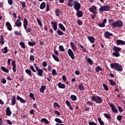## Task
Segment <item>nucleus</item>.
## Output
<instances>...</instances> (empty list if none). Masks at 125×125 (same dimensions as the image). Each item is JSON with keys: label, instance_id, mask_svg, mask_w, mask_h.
<instances>
[{"label": "nucleus", "instance_id": "13d9d810", "mask_svg": "<svg viewBox=\"0 0 125 125\" xmlns=\"http://www.w3.org/2000/svg\"><path fill=\"white\" fill-rule=\"evenodd\" d=\"M28 27H28L27 28V29L26 30V33H31V32H32V26H28Z\"/></svg>", "mask_w": 125, "mask_h": 125}, {"label": "nucleus", "instance_id": "2f4dec72", "mask_svg": "<svg viewBox=\"0 0 125 125\" xmlns=\"http://www.w3.org/2000/svg\"><path fill=\"white\" fill-rule=\"evenodd\" d=\"M25 73L29 76V77H32V71L30 69H26Z\"/></svg>", "mask_w": 125, "mask_h": 125}, {"label": "nucleus", "instance_id": "20e7f679", "mask_svg": "<svg viewBox=\"0 0 125 125\" xmlns=\"http://www.w3.org/2000/svg\"><path fill=\"white\" fill-rule=\"evenodd\" d=\"M81 7V3L79 2V1L77 0H75L74 1L73 8L75 9V10H80Z\"/></svg>", "mask_w": 125, "mask_h": 125}, {"label": "nucleus", "instance_id": "c85d7f7f", "mask_svg": "<svg viewBox=\"0 0 125 125\" xmlns=\"http://www.w3.org/2000/svg\"><path fill=\"white\" fill-rule=\"evenodd\" d=\"M1 70L3 71V72H5V73H9V70L7 69V68H5L4 66H1Z\"/></svg>", "mask_w": 125, "mask_h": 125}, {"label": "nucleus", "instance_id": "9b49d317", "mask_svg": "<svg viewBox=\"0 0 125 125\" xmlns=\"http://www.w3.org/2000/svg\"><path fill=\"white\" fill-rule=\"evenodd\" d=\"M61 13H62V11L60 9H56L55 10V14L57 17H59L61 15Z\"/></svg>", "mask_w": 125, "mask_h": 125}, {"label": "nucleus", "instance_id": "7c9ffc66", "mask_svg": "<svg viewBox=\"0 0 125 125\" xmlns=\"http://www.w3.org/2000/svg\"><path fill=\"white\" fill-rule=\"evenodd\" d=\"M41 122L42 123H45L46 125H48L49 124V122H48V120L45 118H42L41 119Z\"/></svg>", "mask_w": 125, "mask_h": 125}, {"label": "nucleus", "instance_id": "7ed1b4c3", "mask_svg": "<svg viewBox=\"0 0 125 125\" xmlns=\"http://www.w3.org/2000/svg\"><path fill=\"white\" fill-rule=\"evenodd\" d=\"M91 101H94L98 104H101L102 103V99L99 96H93L91 98Z\"/></svg>", "mask_w": 125, "mask_h": 125}, {"label": "nucleus", "instance_id": "37998d69", "mask_svg": "<svg viewBox=\"0 0 125 125\" xmlns=\"http://www.w3.org/2000/svg\"><path fill=\"white\" fill-rule=\"evenodd\" d=\"M109 82L110 83L111 85H116V82H114L113 80L111 79H109Z\"/></svg>", "mask_w": 125, "mask_h": 125}, {"label": "nucleus", "instance_id": "de8ad7c7", "mask_svg": "<svg viewBox=\"0 0 125 125\" xmlns=\"http://www.w3.org/2000/svg\"><path fill=\"white\" fill-rule=\"evenodd\" d=\"M57 33H58V34L59 35V36H63V35H64V33L61 31L60 30H58L57 31Z\"/></svg>", "mask_w": 125, "mask_h": 125}, {"label": "nucleus", "instance_id": "a18cd8bd", "mask_svg": "<svg viewBox=\"0 0 125 125\" xmlns=\"http://www.w3.org/2000/svg\"><path fill=\"white\" fill-rule=\"evenodd\" d=\"M98 26L99 27H100L101 28H104V27H105V23H103V22L99 23L98 24Z\"/></svg>", "mask_w": 125, "mask_h": 125}, {"label": "nucleus", "instance_id": "473e14b6", "mask_svg": "<svg viewBox=\"0 0 125 125\" xmlns=\"http://www.w3.org/2000/svg\"><path fill=\"white\" fill-rule=\"evenodd\" d=\"M78 88L81 91L83 90V89H84V86H83V84H80L78 85Z\"/></svg>", "mask_w": 125, "mask_h": 125}, {"label": "nucleus", "instance_id": "72a5a7b5", "mask_svg": "<svg viewBox=\"0 0 125 125\" xmlns=\"http://www.w3.org/2000/svg\"><path fill=\"white\" fill-rule=\"evenodd\" d=\"M113 56H115V57H119L120 56V52H114L112 53Z\"/></svg>", "mask_w": 125, "mask_h": 125}, {"label": "nucleus", "instance_id": "680f3d73", "mask_svg": "<svg viewBox=\"0 0 125 125\" xmlns=\"http://www.w3.org/2000/svg\"><path fill=\"white\" fill-rule=\"evenodd\" d=\"M77 24L79 26H82V25H83V21H81V20H78L77 21Z\"/></svg>", "mask_w": 125, "mask_h": 125}, {"label": "nucleus", "instance_id": "6e6552de", "mask_svg": "<svg viewBox=\"0 0 125 125\" xmlns=\"http://www.w3.org/2000/svg\"><path fill=\"white\" fill-rule=\"evenodd\" d=\"M109 107L111 108V111L113 113H116V114H118L119 113V111H118V109L116 108V106H115V104H114L113 103H111L109 104Z\"/></svg>", "mask_w": 125, "mask_h": 125}, {"label": "nucleus", "instance_id": "a878e982", "mask_svg": "<svg viewBox=\"0 0 125 125\" xmlns=\"http://www.w3.org/2000/svg\"><path fill=\"white\" fill-rule=\"evenodd\" d=\"M59 27L61 30H62V31H63L64 32L66 31V28H65V26H64L62 23H59Z\"/></svg>", "mask_w": 125, "mask_h": 125}, {"label": "nucleus", "instance_id": "393cba45", "mask_svg": "<svg viewBox=\"0 0 125 125\" xmlns=\"http://www.w3.org/2000/svg\"><path fill=\"white\" fill-rule=\"evenodd\" d=\"M46 6V4L45 3V2H42L41 4H40V9H44L45 8V7Z\"/></svg>", "mask_w": 125, "mask_h": 125}, {"label": "nucleus", "instance_id": "f3484780", "mask_svg": "<svg viewBox=\"0 0 125 125\" xmlns=\"http://www.w3.org/2000/svg\"><path fill=\"white\" fill-rule=\"evenodd\" d=\"M11 104L12 106H14L15 104H16V97L15 96H13L11 100Z\"/></svg>", "mask_w": 125, "mask_h": 125}, {"label": "nucleus", "instance_id": "c9c22d12", "mask_svg": "<svg viewBox=\"0 0 125 125\" xmlns=\"http://www.w3.org/2000/svg\"><path fill=\"white\" fill-rule=\"evenodd\" d=\"M70 99L72 101H76L77 100V96L75 95H72L70 96Z\"/></svg>", "mask_w": 125, "mask_h": 125}, {"label": "nucleus", "instance_id": "f704fd0d", "mask_svg": "<svg viewBox=\"0 0 125 125\" xmlns=\"http://www.w3.org/2000/svg\"><path fill=\"white\" fill-rule=\"evenodd\" d=\"M1 51L2 52H3V53H4L5 54L7 53V52H8V49L7 48V47H4V51L3 49H2Z\"/></svg>", "mask_w": 125, "mask_h": 125}, {"label": "nucleus", "instance_id": "5701e85b", "mask_svg": "<svg viewBox=\"0 0 125 125\" xmlns=\"http://www.w3.org/2000/svg\"><path fill=\"white\" fill-rule=\"evenodd\" d=\"M6 115L8 116H10L11 115V111L10 110V107H7L6 109Z\"/></svg>", "mask_w": 125, "mask_h": 125}, {"label": "nucleus", "instance_id": "864d4df0", "mask_svg": "<svg viewBox=\"0 0 125 125\" xmlns=\"http://www.w3.org/2000/svg\"><path fill=\"white\" fill-rule=\"evenodd\" d=\"M29 97H30V98H32V99H33V100H36V98H35V96H34V94L30 93L29 94Z\"/></svg>", "mask_w": 125, "mask_h": 125}, {"label": "nucleus", "instance_id": "f8f14e48", "mask_svg": "<svg viewBox=\"0 0 125 125\" xmlns=\"http://www.w3.org/2000/svg\"><path fill=\"white\" fill-rule=\"evenodd\" d=\"M27 26H28V20H27V19H24L23 21V27L26 32H27V30L28 29V28L27 27Z\"/></svg>", "mask_w": 125, "mask_h": 125}, {"label": "nucleus", "instance_id": "c03bdc74", "mask_svg": "<svg viewBox=\"0 0 125 125\" xmlns=\"http://www.w3.org/2000/svg\"><path fill=\"white\" fill-rule=\"evenodd\" d=\"M59 49L61 50V51L64 52L65 51V48H64V46L62 45H60L59 47Z\"/></svg>", "mask_w": 125, "mask_h": 125}, {"label": "nucleus", "instance_id": "4d7b16f0", "mask_svg": "<svg viewBox=\"0 0 125 125\" xmlns=\"http://www.w3.org/2000/svg\"><path fill=\"white\" fill-rule=\"evenodd\" d=\"M104 115L105 118H106L107 119H111V116L107 113H104Z\"/></svg>", "mask_w": 125, "mask_h": 125}, {"label": "nucleus", "instance_id": "1a4fd4ad", "mask_svg": "<svg viewBox=\"0 0 125 125\" xmlns=\"http://www.w3.org/2000/svg\"><path fill=\"white\" fill-rule=\"evenodd\" d=\"M110 37H113V33H111L108 31H106L104 33V37L105 39L109 40Z\"/></svg>", "mask_w": 125, "mask_h": 125}, {"label": "nucleus", "instance_id": "6ab92c4d", "mask_svg": "<svg viewBox=\"0 0 125 125\" xmlns=\"http://www.w3.org/2000/svg\"><path fill=\"white\" fill-rule=\"evenodd\" d=\"M74 0H68L67 6H69V7H73L74 6V3H73Z\"/></svg>", "mask_w": 125, "mask_h": 125}, {"label": "nucleus", "instance_id": "ea45409f", "mask_svg": "<svg viewBox=\"0 0 125 125\" xmlns=\"http://www.w3.org/2000/svg\"><path fill=\"white\" fill-rule=\"evenodd\" d=\"M20 45L21 46V47H22V48H23V49H24V48H26V45H25L24 42H20Z\"/></svg>", "mask_w": 125, "mask_h": 125}, {"label": "nucleus", "instance_id": "e433bc0d", "mask_svg": "<svg viewBox=\"0 0 125 125\" xmlns=\"http://www.w3.org/2000/svg\"><path fill=\"white\" fill-rule=\"evenodd\" d=\"M95 71L97 73H99V71H102V68L100 67V66H98L95 68Z\"/></svg>", "mask_w": 125, "mask_h": 125}, {"label": "nucleus", "instance_id": "bb28decb", "mask_svg": "<svg viewBox=\"0 0 125 125\" xmlns=\"http://www.w3.org/2000/svg\"><path fill=\"white\" fill-rule=\"evenodd\" d=\"M45 89H46V86L44 85H42L40 88V92H42V93H43V92H44Z\"/></svg>", "mask_w": 125, "mask_h": 125}, {"label": "nucleus", "instance_id": "774afa93", "mask_svg": "<svg viewBox=\"0 0 125 125\" xmlns=\"http://www.w3.org/2000/svg\"><path fill=\"white\" fill-rule=\"evenodd\" d=\"M42 67H46L47 66V63L45 62H43L42 63Z\"/></svg>", "mask_w": 125, "mask_h": 125}, {"label": "nucleus", "instance_id": "aec40b11", "mask_svg": "<svg viewBox=\"0 0 125 125\" xmlns=\"http://www.w3.org/2000/svg\"><path fill=\"white\" fill-rule=\"evenodd\" d=\"M58 86L59 87V88H62L64 89L66 87V86H65V84H62V83L59 82L58 83Z\"/></svg>", "mask_w": 125, "mask_h": 125}, {"label": "nucleus", "instance_id": "9d476101", "mask_svg": "<svg viewBox=\"0 0 125 125\" xmlns=\"http://www.w3.org/2000/svg\"><path fill=\"white\" fill-rule=\"evenodd\" d=\"M67 53L69 56L70 57L71 59H75V54H74V52L71 49H68L67 50Z\"/></svg>", "mask_w": 125, "mask_h": 125}, {"label": "nucleus", "instance_id": "b1692460", "mask_svg": "<svg viewBox=\"0 0 125 125\" xmlns=\"http://www.w3.org/2000/svg\"><path fill=\"white\" fill-rule=\"evenodd\" d=\"M70 46L73 50H77V46H76V45H75V43L74 42H70Z\"/></svg>", "mask_w": 125, "mask_h": 125}, {"label": "nucleus", "instance_id": "39448f33", "mask_svg": "<svg viewBox=\"0 0 125 125\" xmlns=\"http://www.w3.org/2000/svg\"><path fill=\"white\" fill-rule=\"evenodd\" d=\"M33 66H34V67L36 68V70L37 72H38L37 75L39 77H42V74L43 73V70H42V69H40L39 68V67H38V66L37 65V64L36 63L34 64Z\"/></svg>", "mask_w": 125, "mask_h": 125}, {"label": "nucleus", "instance_id": "3c124183", "mask_svg": "<svg viewBox=\"0 0 125 125\" xmlns=\"http://www.w3.org/2000/svg\"><path fill=\"white\" fill-rule=\"evenodd\" d=\"M103 86L104 87V90H106L107 91L109 90V87H108V86L106 85V84L104 83L103 84Z\"/></svg>", "mask_w": 125, "mask_h": 125}, {"label": "nucleus", "instance_id": "bf43d9fd", "mask_svg": "<svg viewBox=\"0 0 125 125\" xmlns=\"http://www.w3.org/2000/svg\"><path fill=\"white\" fill-rule=\"evenodd\" d=\"M52 74L53 76H57V72H56V70L53 69L52 71Z\"/></svg>", "mask_w": 125, "mask_h": 125}, {"label": "nucleus", "instance_id": "09e8293b", "mask_svg": "<svg viewBox=\"0 0 125 125\" xmlns=\"http://www.w3.org/2000/svg\"><path fill=\"white\" fill-rule=\"evenodd\" d=\"M55 122H56V123H58V124H62L63 122H62V121H61V120L59 119V118H56L55 119Z\"/></svg>", "mask_w": 125, "mask_h": 125}, {"label": "nucleus", "instance_id": "c756f323", "mask_svg": "<svg viewBox=\"0 0 125 125\" xmlns=\"http://www.w3.org/2000/svg\"><path fill=\"white\" fill-rule=\"evenodd\" d=\"M52 56L55 61H56L57 62H59V59L58 58V57H57V56H56V55H55V54H52Z\"/></svg>", "mask_w": 125, "mask_h": 125}, {"label": "nucleus", "instance_id": "69168bd1", "mask_svg": "<svg viewBox=\"0 0 125 125\" xmlns=\"http://www.w3.org/2000/svg\"><path fill=\"white\" fill-rule=\"evenodd\" d=\"M14 34L17 36H21V32H19L18 31H15Z\"/></svg>", "mask_w": 125, "mask_h": 125}, {"label": "nucleus", "instance_id": "8fccbe9b", "mask_svg": "<svg viewBox=\"0 0 125 125\" xmlns=\"http://www.w3.org/2000/svg\"><path fill=\"white\" fill-rule=\"evenodd\" d=\"M86 104L87 105H89L90 106H93V104H94V103L92 102H91L90 101H88L86 102Z\"/></svg>", "mask_w": 125, "mask_h": 125}, {"label": "nucleus", "instance_id": "4be33fe9", "mask_svg": "<svg viewBox=\"0 0 125 125\" xmlns=\"http://www.w3.org/2000/svg\"><path fill=\"white\" fill-rule=\"evenodd\" d=\"M113 50H114L115 52H119V51H121V50H122V48L115 46L113 48Z\"/></svg>", "mask_w": 125, "mask_h": 125}, {"label": "nucleus", "instance_id": "052dcab7", "mask_svg": "<svg viewBox=\"0 0 125 125\" xmlns=\"http://www.w3.org/2000/svg\"><path fill=\"white\" fill-rule=\"evenodd\" d=\"M30 70H31V71H32V72H33L34 73H37V71H36L35 68H34V66H33V65H31L30 66Z\"/></svg>", "mask_w": 125, "mask_h": 125}, {"label": "nucleus", "instance_id": "412c9836", "mask_svg": "<svg viewBox=\"0 0 125 125\" xmlns=\"http://www.w3.org/2000/svg\"><path fill=\"white\" fill-rule=\"evenodd\" d=\"M87 38L88 40L91 43H93L94 42H95V39H94V37L88 36Z\"/></svg>", "mask_w": 125, "mask_h": 125}, {"label": "nucleus", "instance_id": "2eb2a0df", "mask_svg": "<svg viewBox=\"0 0 125 125\" xmlns=\"http://www.w3.org/2000/svg\"><path fill=\"white\" fill-rule=\"evenodd\" d=\"M116 44L117 45H120V44L124 45L125 44V42L123 40H117L116 41Z\"/></svg>", "mask_w": 125, "mask_h": 125}, {"label": "nucleus", "instance_id": "f03ea898", "mask_svg": "<svg viewBox=\"0 0 125 125\" xmlns=\"http://www.w3.org/2000/svg\"><path fill=\"white\" fill-rule=\"evenodd\" d=\"M124 26V22L121 20H117L113 22L112 28L115 29V28H122Z\"/></svg>", "mask_w": 125, "mask_h": 125}, {"label": "nucleus", "instance_id": "423d86ee", "mask_svg": "<svg viewBox=\"0 0 125 125\" xmlns=\"http://www.w3.org/2000/svg\"><path fill=\"white\" fill-rule=\"evenodd\" d=\"M111 9V6L110 5H106V6H103L101 7L99 10L100 12H102L103 11H109V10H110Z\"/></svg>", "mask_w": 125, "mask_h": 125}, {"label": "nucleus", "instance_id": "6e6d98bb", "mask_svg": "<svg viewBox=\"0 0 125 125\" xmlns=\"http://www.w3.org/2000/svg\"><path fill=\"white\" fill-rule=\"evenodd\" d=\"M52 26H53V28L54 27H57V22H53V21H51V22Z\"/></svg>", "mask_w": 125, "mask_h": 125}, {"label": "nucleus", "instance_id": "4468645a", "mask_svg": "<svg viewBox=\"0 0 125 125\" xmlns=\"http://www.w3.org/2000/svg\"><path fill=\"white\" fill-rule=\"evenodd\" d=\"M5 25L7 27V30L9 31H12V26H11V23H10L9 21H7Z\"/></svg>", "mask_w": 125, "mask_h": 125}, {"label": "nucleus", "instance_id": "0eeeda50", "mask_svg": "<svg viewBox=\"0 0 125 125\" xmlns=\"http://www.w3.org/2000/svg\"><path fill=\"white\" fill-rule=\"evenodd\" d=\"M97 10V7L94 5L91 6V7L89 8L90 12H92L93 14H98V12L96 11Z\"/></svg>", "mask_w": 125, "mask_h": 125}, {"label": "nucleus", "instance_id": "5fc2aeb1", "mask_svg": "<svg viewBox=\"0 0 125 125\" xmlns=\"http://www.w3.org/2000/svg\"><path fill=\"white\" fill-rule=\"evenodd\" d=\"M122 119H123V116L121 115H119L117 117V121H122Z\"/></svg>", "mask_w": 125, "mask_h": 125}, {"label": "nucleus", "instance_id": "a211bd4d", "mask_svg": "<svg viewBox=\"0 0 125 125\" xmlns=\"http://www.w3.org/2000/svg\"><path fill=\"white\" fill-rule=\"evenodd\" d=\"M85 59H86L87 62H88V63H89V65H92L93 64V61L90 58H88V57H87V56H86L85 57Z\"/></svg>", "mask_w": 125, "mask_h": 125}, {"label": "nucleus", "instance_id": "dca6fc26", "mask_svg": "<svg viewBox=\"0 0 125 125\" xmlns=\"http://www.w3.org/2000/svg\"><path fill=\"white\" fill-rule=\"evenodd\" d=\"M17 99L18 101H20L21 103H23V104H25L26 102V100L23 99V98H21L19 96H17Z\"/></svg>", "mask_w": 125, "mask_h": 125}, {"label": "nucleus", "instance_id": "79ce46f5", "mask_svg": "<svg viewBox=\"0 0 125 125\" xmlns=\"http://www.w3.org/2000/svg\"><path fill=\"white\" fill-rule=\"evenodd\" d=\"M98 122H99L100 125H104V122H103V121H102V120H101V117H99L98 118Z\"/></svg>", "mask_w": 125, "mask_h": 125}, {"label": "nucleus", "instance_id": "603ef678", "mask_svg": "<svg viewBox=\"0 0 125 125\" xmlns=\"http://www.w3.org/2000/svg\"><path fill=\"white\" fill-rule=\"evenodd\" d=\"M20 3L23 8H25V7H26V3H25L24 1H20Z\"/></svg>", "mask_w": 125, "mask_h": 125}, {"label": "nucleus", "instance_id": "58836bf2", "mask_svg": "<svg viewBox=\"0 0 125 125\" xmlns=\"http://www.w3.org/2000/svg\"><path fill=\"white\" fill-rule=\"evenodd\" d=\"M15 25L16 27H21V26H22V22L21 21L20 22H15Z\"/></svg>", "mask_w": 125, "mask_h": 125}, {"label": "nucleus", "instance_id": "f257e3e1", "mask_svg": "<svg viewBox=\"0 0 125 125\" xmlns=\"http://www.w3.org/2000/svg\"><path fill=\"white\" fill-rule=\"evenodd\" d=\"M110 68H111V69H115V70L118 72H122L123 70V66L121 65H120L119 63L114 62L111 63Z\"/></svg>", "mask_w": 125, "mask_h": 125}, {"label": "nucleus", "instance_id": "338daca9", "mask_svg": "<svg viewBox=\"0 0 125 125\" xmlns=\"http://www.w3.org/2000/svg\"><path fill=\"white\" fill-rule=\"evenodd\" d=\"M89 125H97L94 122H90L88 123Z\"/></svg>", "mask_w": 125, "mask_h": 125}, {"label": "nucleus", "instance_id": "cd10ccee", "mask_svg": "<svg viewBox=\"0 0 125 125\" xmlns=\"http://www.w3.org/2000/svg\"><path fill=\"white\" fill-rule=\"evenodd\" d=\"M0 43H1V44H4V37H3V35H0Z\"/></svg>", "mask_w": 125, "mask_h": 125}, {"label": "nucleus", "instance_id": "49530a36", "mask_svg": "<svg viewBox=\"0 0 125 125\" xmlns=\"http://www.w3.org/2000/svg\"><path fill=\"white\" fill-rule=\"evenodd\" d=\"M37 22L39 24V25L41 26V27H42V21H41V20H40L39 18H37Z\"/></svg>", "mask_w": 125, "mask_h": 125}, {"label": "nucleus", "instance_id": "4c0bfd02", "mask_svg": "<svg viewBox=\"0 0 125 125\" xmlns=\"http://www.w3.org/2000/svg\"><path fill=\"white\" fill-rule=\"evenodd\" d=\"M28 45H30V46H34V45H36V42H28Z\"/></svg>", "mask_w": 125, "mask_h": 125}, {"label": "nucleus", "instance_id": "e2e57ef3", "mask_svg": "<svg viewBox=\"0 0 125 125\" xmlns=\"http://www.w3.org/2000/svg\"><path fill=\"white\" fill-rule=\"evenodd\" d=\"M30 61H35V57L33 55H31L29 58Z\"/></svg>", "mask_w": 125, "mask_h": 125}, {"label": "nucleus", "instance_id": "a19ab883", "mask_svg": "<svg viewBox=\"0 0 125 125\" xmlns=\"http://www.w3.org/2000/svg\"><path fill=\"white\" fill-rule=\"evenodd\" d=\"M113 22H114V20L113 19H111L108 20V23L112 28H113Z\"/></svg>", "mask_w": 125, "mask_h": 125}, {"label": "nucleus", "instance_id": "0e129e2a", "mask_svg": "<svg viewBox=\"0 0 125 125\" xmlns=\"http://www.w3.org/2000/svg\"><path fill=\"white\" fill-rule=\"evenodd\" d=\"M7 1L9 5H12L13 4V1L12 0H7Z\"/></svg>", "mask_w": 125, "mask_h": 125}, {"label": "nucleus", "instance_id": "ddd939ff", "mask_svg": "<svg viewBox=\"0 0 125 125\" xmlns=\"http://www.w3.org/2000/svg\"><path fill=\"white\" fill-rule=\"evenodd\" d=\"M76 11V15L78 18L83 17V13L82 11H80V10H78Z\"/></svg>", "mask_w": 125, "mask_h": 125}]
</instances>
